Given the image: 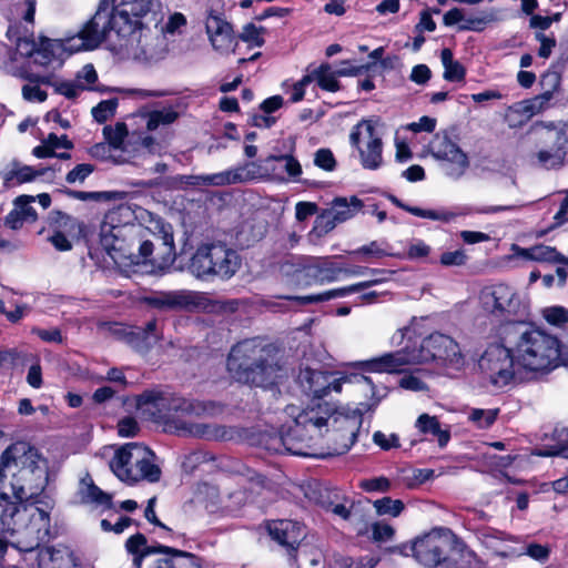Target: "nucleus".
Instances as JSON below:
<instances>
[{"label":"nucleus","mask_w":568,"mask_h":568,"mask_svg":"<svg viewBox=\"0 0 568 568\" xmlns=\"http://www.w3.org/2000/svg\"><path fill=\"white\" fill-rule=\"evenodd\" d=\"M100 243L119 265L151 263L165 268L173 264L176 255L172 226L160 219H156L154 226L100 232Z\"/></svg>","instance_id":"obj_1"},{"label":"nucleus","mask_w":568,"mask_h":568,"mask_svg":"<svg viewBox=\"0 0 568 568\" xmlns=\"http://www.w3.org/2000/svg\"><path fill=\"white\" fill-rule=\"evenodd\" d=\"M0 531L6 540L20 550L29 551L49 539L51 513L55 506L52 497L38 501H11L0 491Z\"/></svg>","instance_id":"obj_2"},{"label":"nucleus","mask_w":568,"mask_h":568,"mask_svg":"<svg viewBox=\"0 0 568 568\" xmlns=\"http://www.w3.org/2000/svg\"><path fill=\"white\" fill-rule=\"evenodd\" d=\"M226 367L236 382L264 389H272L287 378V368L278 347L257 338L234 345L229 353Z\"/></svg>","instance_id":"obj_3"},{"label":"nucleus","mask_w":568,"mask_h":568,"mask_svg":"<svg viewBox=\"0 0 568 568\" xmlns=\"http://www.w3.org/2000/svg\"><path fill=\"white\" fill-rule=\"evenodd\" d=\"M8 471L11 473L10 486L16 499L38 501L51 497L44 493L49 481L47 460L27 443H16L1 454L0 490Z\"/></svg>","instance_id":"obj_4"},{"label":"nucleus","mask_w":568,"mask_h":568,"mask_svg":"<svg viewBox=\"0 0 568 568\" xmlns=\"http://www.w3.org/2000/svg\"><path fill=\"white\" fill-rule=\"evenodd\" d=\"M501 341L510 347L517 366L535 373H548L560 359L557 337L525 322H511L501 329Z\"/></svg>","instance_id":"obj_5"},{"label":"nucleus","mask_w":568,"mask_h":568,"mask_svg":"<svg viewBox=\"0 0 568 568\" xmlns=\"http://www.w3.org/2000/svg\"><path fill=\"white\" fill-rule=\"evenodd\" d=\"M297 408L293 405L286 407L287 415L293 417V424L280 437L284 452L296 456H315V446L327 430L329 408L317 404L307 407L297 415Z\"/></svg>","instance_id":"obj_6"},{"label":"nucleus","mask_w":568,"mask_h":568,"mask_svg":"<svg viewBox=\"0 0 568 568\" xmlns=\"http://www.w3.org/2000/svg\"><path fill=\"white\" fill-rule=\"evenodd\" d=\"M155 454L139 443H128L120 446L109 463L112 473L129 485L145 480L158 483L162 470L155 463Z\"/></svg>","instance_id":"obj_7"},{"label":"nucleus","mask_w":568,"mask_h":568,"mask_svg":"<svg viewBox=\"0 0 568 568\" xmlns=\"http://www.w3.org/2000/svg\"><path fill=\"white\" fill-rule=\"evenodd\" d=\"M114 0H100L93 17L74 36L62 41V48L70 52L93 50L114 33L119 42L126 34L115 24Z\"/></svg>","instance_id":"obj_8"},{"label":"nucleus","mask_w":568,"mask_h":568,"mask_svg":"<svg viewBox=\"0 0 568 568\" xmlns=\"http://www.w3.org/2000/svg\"><path fill=\"white\" fill-rule=\"evenodd\" d=\"M241 262L237 252L224 244H203L191 257L187 270L197 278L229 280L239 271Z\"/></svg>","instance_id":"obj_9"},{"label":"nucleus","mask_w":568,"mask_h":568,"mask_svg":"<svg viewBox=\"0 0 568 568\" xmlns=\"http://www.w3.org/2000/svg\"><path fill=\"white\" fill-rule=\"evenodd\" d=\"M460 545L462 540L450 529L440 527L417 537L409 549L424 568H446L452 550Z\"/></svg>","instance_id":"obj_10"},{"label":"nucleus","mask_w":568,"mask_h":568,"mask_svg":"<svg viewBox=\"0 0 568 568\" xmlns=\"http://www.w3.org/2000/svg\"><path fill=\"white\" fill-rule=\"evenodd\" d=\"M417 364L436 362L439 365L460 368L464 365L458 344L449 336L434 333L423 338L420 343H412Z\"/></svg>","instance_id":"obj_11"},{"label":"nucleus","mask_w":568,"mask_h":568,"mask_svg":"<svg viewBox=\"0 0 568 568\" xmlns=\"http://www.w3.org/2000/svg\"><path fill=\"white\" fill-rule=\"evenodd\" d=\"M479 300L483 308L497 317L509 318L525 311L517 291L505 283L485 286L480 291Z\"/></svg>","instance_id":"obj_12"},{"label":"nucleus","mask_w":568,"mask_h":568,"mask_svg":"<svg viewBox=\"0 0 568 568\" xmlns=\"http://www.w3.org/2000/svg\"><path fill=\"white\" fill-rule=\"evenodd\" d=\"M349 142L358 151L364 169L377 170L382 166L383 142L371 120H362L352 129Z\"/></svg>","instance_id":"obj_13"},{"label":"nucleus","mask_w":568,"mask_h":568,"mask_svg":"<svg viewBox=\"0 0 568 568\" xmlns=\"http://www.w3.org/2000/svg\"><path fill=\"white\" fill-rule=\"evenodd\" d=\"M515 365L517 364L513 351L504 342L501 345H490L479 359L480 369L498 387L507 385L513 379Z\"/></svg>","instance_id":"obj_14"},{"label":"nucleus","mask_w":568,"mask_h":568,"mask_svg":"<svg viewBox=\"0 0 568 568\" xmlns=\"http://www.w3.org/2000/svg\"><path fill=\"white\" fill-rule=\"evenodd\" d=\"M430 154L442 162L446 175L457 180L469 168L467 154L446 134H436L429 143Z\"/></svg>","instance_id":"obj_15"},{"label":"nucleus","mask_w":568,"mask_h":568,"mask_svg":"<svg viewBox=\"0 0 568 568\" xmlns=\"http://www.w3.org/2000/svg\"><path fill=\"white\" fill-rule=\"evenodd\" d=\"M363 207V202L357 196L335 197L328 209L323 210L315 219L314 231L325 235L335 229L337 224L344 223L355 216Z\"/></svg>","instance_id":"obj_16"},{"label":"nucleus","mask_w":568,"mask_h":568,"mask_svg":"<svg viewBox=\"0 0 568 568\" xmlns=\"http://www.w3.org/2000/svg\"><path fill=\"white\" fill-rule=\"evenodd\" d=\"M156 220L152 213L136 204H120L110 210L100 225V232H114L115 230L145 226L150 222L154 226Z\"/></svg>","instance_id":"obj_17"},{"label":"nucleus","mask_w":568,"mask_h":568,"mask_svg":"<svg viewBox=\"0 0 568 568\" xmlns=\"http://www.w3.org/2000/svg\"><path fill=\"white\" fill-rule=\"evenodd\" d=\"M159 3L155 0H122L121 4L115 10V24L119 29L132 37L135 28L144 27L141 21L146 16L154 13L155 7Z\"/></svg>","instance_id":"obj_18"},{"label":"nucleus","mask_w":568,"mask_h":568,"mask_svg":"<svg viewBox=\"0 0 568 568\" xmlns=\"http://www.w3.org/2000/svg\"><path fill=\"white\" fill-rule=\"evenodd\" d=\"M7 36L16 42L17 51L24 60L36 55L34 61L41 65H47L52 61L54 47L62 48V42L58 43L44 37L37 44L32 37L19 36L13 27L8 29Z\"/></svg>","instance_id":"obj_19"},{"label":"nucleus","mask_w":568,"mask_h":568,"mask_svg":"<svg viewBox=\"0 0 568 568\" xmlns=\"http://www.w3.org/2000/svg\"><path fill=\"white\" fill-rule=\"evenodd\" d=\"M268 535L284 547L291 558L296 557L301 541L305 537V527L298 521L288 519L272 520L267 524Z\"/></svg>","instance_id":"obj_20"},{"label":"nucleus","mask_w":568,"mask_h":568,"mask_svg":"<svg viewBox=\"0 0 568 568\" xmlns=\"http://www.w3.org/2000/svg\"><path fill=\"white\" fill-rule=\"evenodd\" d=\"M345 378H336L333 374L305 368L300 372L298 383L305 394L313 398H323L331 390L339 393Z\"/></svg>","instance_id":"obj_21"},{"label":"nucleus","mask_w":568,"mask_h":568,"mask_svg":"<svg viewBox=\"0 0 568 568\" xmlns=\"http://www.w3.org/2000/svg\"><path fill=\"white\" fill-rule=\"evenodd\" d=\"M544 142L545 146L536 153L538 164L547 170L561 168L568 153L567 134L559 130H549Z\"/></svg>","instance_id":"obj_22"},{"label":"nucleus","mask_w":568,"mask_h":568,"mask_svg":"<svg viewBox=\"0 0 568 568\" xmlns=\"http://www.w3.org/2000/svg\"><path fill=\"white\" fill-rule=\"evenodd\" d=\"M412 344L366 362L367 371L375 373H400L407 365H416Z\"/></svg>","instance_id":"obj_23"},{"label":"nucleus","mask_w":568,"mask_h":568,"mask_svg":"<svg viewBox=\"0 0 568 568\" xmlns=\"http://www.w3.org/2000/svg\"><path fill=\"white\" fill-rule=\"evenodd\" d=\"M206 33L211 44L216 51L229 52L235 43V36L231 23L222 18V16L209 13L205 22Z\"/></svg>","instance_id":"obj_24"},{"label":"nucleus","mask_w":568,"mask_h":568,"mask_svg":"<svg viewBox=\"0 0 568 568\" xmlns=\"http://www.w3.org/2000/svg\"><path fill=\"white\" fill-rule=\"evenodd\" d=\"M163 42L159 36H153L151 31L145 28H135L132 37L122 38L120 41L121 47L132 50L135 54L142 55L144 59H154L159 54L158 47Z\"/></svg>","instance_id":"obj_25"},{"label":"nucleus","mask_w":568,"mask_h":568,"mask_svg":"<svg viewBox=\"0 0 568 568\" xmlns=\"http://www.w3.org/2000/svg\"><path fill=\"white\" fill-rule=\"evenodd\" d=\"M334 420L338 426L333 430L331 439L335 443V447L333 448L334 454L341 455L346 453L355 444L362 425V415L341 417Z\"/></svg>","instance_id":"obj_26"},{"label":"nucleus","mask_w":568,"mask_h":568,"mask_svg":"<svg viewBox=\"0 0 568 568\" xmlns=\"http://www.w3.org/2000/svg\"><path fill=\"white\" fill-rule=\"evenodd\" d=\"M36 197L32 195H20L13 201V209L4 219V224L11 230H19L23 223L37 221V212L31 206Z\"/></svg>","instance_id":"obj_27"},{"label":"nucleus","mask_w":568,"mask_h":568,"mask_svg":"<svg viewBox=\"0 0 568 568\" xmlns=\"http://www.w3.org/2000/svg\"><path fill=\"white\" fill-rule=\"evenodd\" d=\"M240 170H229L214 174L183 175L181 182L187 186H224L243 182Z\"/></svg>","instance_id":"obj_28"},{"label":"nucleus","mask_w":568,"mask_h":568,"mask_svg":"<svg viewBox=\"0 0 568 568\" xmlns=\"http://www.w3.org/2000/svg\"><path fill=\"white\" fill-rule=\"evenodd\" d=\"M39 568H81V559L69 547L48 548L40 557Z\"/></svg>","instance_id":"obj_29"},{"label":"nucleus","mask_w":568,"mask_h":568,"mask_svg":"<svg viewBox=\"0 0 568 568\" xmlns=\"http://www.w3.org/2000/svg\"><path fill=\"white\" fill-rule=\"evenodd\" d=\"M382 281H383V278L369 280V281H365V282L357 283L354 285H349V286L329 290V291H326L321 294L306 295V296H285V298L290 300V301H295L300 305H306V304H311V303H320V302L329 301V300L336 298V297H343L351 293L361 292L372 285L382 283Z\"/></svg>","instance_id":"obj_30"},{"label":"nucleus","mask_w":568,"mask_h":568,"mask_svg":"<svg viewBox=\"0 0 568 568\" xmlns=\"http://www.w3.org/2000/svg\"><path fill=\"white\" fill-rule=\"evenodd\" d=\"M343 272V267L338 266L328 258H316L310 264L305 265L298 273L305 277L316 282H333L337 280L338 275Z\"/></svg>","instance_id":"obj_31"},{"label":"nucleus","mask_w":568,"mask_h":568,"mask_svg":"<svg viewBox=\"0 0 568 568\" xmlns=\"http://www.w3.org/2000/svg\"><path fill=\"white\" fill-rule=\"evenodd\" d=\"M79 495L82 503L101 505L108 509L113 507L112 496L94 485L90 475L81 479Z\"/></svg>","instance_id":"obj_32"},{"label":"nucleus","mask_w":568,"mask_h":568,"mask_svg":"<svg viewBox=\"0 0 568 568\" xmlns=\"http://www.w3.org/2000/svg\"><path fill=\"white\" fill-rule=\"evenodd\" d=\"M0 174L3 180V186L10 189L34 180L41 175V172L34 171L31 166L21 165L18 161H12Z\"/></svg>","instance_id":"obj_33"},{"label":"nucleus","mask_w":568,"mask_h":568,"mask_svg":"<svg viewBox=\"0 0 568 568\" xmlns=\"http://www.w3.org/2000/svg\"><path fill=\"white\" fill-rule=\"evenodd\" d=\"M520 255L524 258L549 263L560 264V262H568V257L556 250V247L538 244L528 248H523Z\"/></svg>","instance_id":"obj_34"},{"label":"nucleus","mask_w":568,"mask_h":568,"mask_svg":"<svg viewBox=\"0 0 568 568\" xmlns=\"http://www.w3.org/2000/svg\"><path fill=\"white\" fill-rule=\"evenodd\" d=\"M535 114L536 108L529 102L524 100L510 105L505 113V121L509 128H520L526 124Z\"/></svg>","instance_id":"obj_35"},{"label":"nucleus","mask_w":568,"mask_h":568,"mask_svg":"<svg viewBox=\"0 0 568 568\" xmlns=\"http://www.w3.org/2000/svg\"><path fill=\"white\" fill-rule=\"evenodd\" d=\"M159 549L165 551L170 557L158 560L155 568H185L195 565L196 557L191 552L168 546H161Z\"/></svg>","instance_id":"obj_36"},{"label":"nucleus","mask_w":568,"mask_h":568,"mask_svg":"<svg viewBox=\"0 0 568 568\" xmlns=\"http://www.w3.org/2000/svg\"><path fill=\"white\" fill-rule=\"evenodd\" d=\"M415 426L423 434H432L437 437L438 445L440 447H445L450 439L449 430H443L440 428L439 420L436 416H430L428 414H422L417 420Z\"/></svg>","instance_id":"obj_37"},{"label":"nucleus","mask_w":568,"mask_h":568,"mask_svg":"<svg viewBox=\"0 0 568 568\" xmlns=\"http://www.w3.org/2000/svg\"><path fill=\"white\" fill-rule=\"evenodd\" d=\"M389 199L397 207H400L418 217L448 223L457 216L455 213L447 210H425L417 206H409L404 204L394 195H390Z\"/></svg>","instance_id":"obj_38"},{"label":"nucleus","mask_w":568,"mask_h":568,"mask_svg":"<svg viewBox=\"0 0 568 568\" xmlns=\"http://www.w3.org/2000/svg\"><path fill=\"white\" fill-rule=\"evenodd\" d=\"M541 84L547 88L546 91L532 99H528L531 104L536 108V112L542 111L554 97V91L560 87V77L556 72L546 73L541 77Z\"/></svg>","instance_id":"obj_39"},{"label":"nucleus","mask_w":568,"mask_h":568,"mask_svg":"<svg viewBox=\"0 0 568 568\" xmlns=\"http://www.w3.org/2000/svg\"><path fill=\"white\" fill-rule=\"evenodd\" d=\"M446 568H484V565L475 552L467 549L462 541L460 547H454L452 550L450 560Z\"/></svg>","instance_id":"obj_40"},{"label":"nucleus","mask_w":568,"mask_h":568,"mask_svg":"<svg viewBox=\"0 0 568 568\" xmlns=\"http://www.w3.org/2000/svg\"><path fill=\"white\" fill-rule=\"evenodd\" d=\"M311 82L316 81L318 87L329 92H336L341 89L336 73L328 63H323L318 68L308 72Z\"/></svg>","instance_id":"obj_41"},{"label":"nucleus","mask_w":568,"mask_h":568,"mask_svg":"<svg viewBox=\"0 0 568 568\" xmlns=\"http://www.w3.org/2000/svg\"><path fill=\"white\" fill-rule=\"evenodd\" d=\"M479 540L487 549H490L497 556L508 557L514 554V551L505 545L506 536L501 531L485 530L479 535Z\"/></svg>","instance_id":"obj_42"},{"label":"nucleus","mask_w":568,"mask_h":568,"mask_svg":"<svg viewBox=\"0 0 568 568\" xmlns=\"http://www.w3.org/2000/svg\"><path fill=\"white\" fill-rule=\"evenodd\" d=\"M440 59L445 69L443 77L446 81L459 82L465 80L466 70L459 61L454 60L450 49H443Z\"/></svg>","instance_id":"obj_43"},{"label":"nucleus","mask_w":568,"mask_h":568,"mask_svg":"<svg viewBox=\"0 0 568 568\" xmlns=\"http://www.w3.org/2000/svg\"><path fill=\"white\" fill-rule=\"evenodd\" d=\"M148 303L160 310H175L185 306L187 297L181 293L170 292L149 297Z\"/></svg>","instance_id":"obj_44"},{"label":"nucleus","mask_w":568,"mask_h":568,"mask_svg":"<svg viewBox=\"0 0 568 568\" xmlns=\"http://www.w3.org/2000/svg\"><path fill=\"white\" fill-rule=\"evenodd\" d=\"M124 337L126 343L140 353H146L160 338L159 334L148 335L139 327L125 333Z\"/></svg>","instance_id":"obj_45"},{"label":"nucleus","mask_w":568,"mask_h":568,"mask_svg":"<svg viewBox=\"0 0 568 568\" xmlns=\"http://www.w3.org/2000/svg\"><path fill=\"white\" fill-rule=\"evenodd\" d=\"M129 134L128 126L124 122H116L114 125H105L103 128V136L114 150H124V140Z\"/></svg>","instance_id":"obj_46"},{"label":"nucleus","mask_w":568,"mask_h":568,"mask_svg":"<svg viewBox=\"0 0 568 568\" xmlns=\"http://www.w3.org/2000/svg\"><path fill=\"white\" fill-rule=\"evenodd\" d=\"M3 71L14 78L31 81L33 72L30 71V64L28 60L19 61L17 57H11L9 61L4 62Z\"/></svg>","instance_id":"obj_47"},{"label":"nucleus","mask_w":568,"mask_h":568,"mask_svg":"<svg viewBox=\"0 0 568 568\" xmlns=\"http://www.w3.org/2000/svg\"><path fill=\"white\" fill-rule=\"evenodd\" d=\"M496 20V16L494 12H481L478 16H465L463 24H459V30H470V31H483L485 26L491 21Z\"/></svg>","instance_id":"obj_48"},{"label":"nucleus","mask_w":568,"mask_h":568,"mask_svg":"<svg viewBox=\"0 0 568 568\" xmlns=\"http://www.w3.org/2000/svg\"><path fill=\"white\" fill-rule=\"evenodd\" d=\"M373 505L379 516L389 515L392 517H397L405 508L402 500L392 499L390 497L377 499Z\"/></svg>","instance_id":"obj_49"},{"label":"nucleus","mask_w":568,"mask_h":568,"mask_svg":"<svg viewBox=\"0 0 568 568\" xmlns=\"http://www.w3.org/2000/svg\"><path fill=\"white\" fill-rule=\"evenodd\" d=\"M179 118V112L173 108H163L161 110L153 111L148 121V129L154 130L160 124H171Z\"/></svg>","instance_id":"obj_50"},{"label":"nucleus","mask_w":568,"mask_h":568,"mask_svg":"<svg viewBox=\"0 0 568 568\" xmlns=\"http://www.w3.org/2000/svg\"><path fill=\"white\" fill-rule=\"evenodd\" d=\"M264 31L265 29L263 27H256L254 23H247L243 27L239 38L252 47H262L264 44V38L262 36Z\"/></svg>","instance_id":"obj_51"},{"label":"nucleus","mask_w":568,"mask_h":568,"mask_svg":"<svg viewBox=\"0 0 568 568\" xmlns=\"http://www.w3.org/2000/svg\"><path fill=\"white\" fill-rule=\"evenodd\" d=\"M116 106L118 99L103 100L92 109V115L97 122L103 123L114 115Z\"/></svg>","instance_id":"obj_52"},{"label":"nucleus","mask_w":568,"mask_h":568,"mask_svg":"<svg viewBox=\"0 0 568 568\" xmlns=\"http://www.w3.org/2000/svg\"><path fill=\"white\" fill-rule=\"evenodd\" d=\"M498 415V409L474 408L469 414V419L480 428L490 427Z\"/></svg>","instance_id":"obj_53"},{"label":"nucleus","mask_w":568,"mask_h":568,"mask_svg":"<svg viewBox=\"0 0 568 568\" xmlns=\"http://www.w3.org/2000/svg\"><path fill=\"white\" fill-rule=\"evenodd\" d=\"M54 91L68 99H75L80 92L87 89L83 84L75 81H59L53 83Z\"/></svg>","instance_id":"obj_54"},{"label":"nucleus","mask_w":568,"mask_h":568,"mask_svg":"<svg viewBox=\"0 0 568 568\" xmlns=\"http://www.w3.org/2000/svg\"><path fill=\"white\" fill-rule=\"evenodd\" d=\"M314 164L331 172L336 168V160L329 149H320L315 152Z\"/></svg>","instance_id":"obj_55"},{"label":"nucleus","mask_w":568,"mask_h":568,"mask_svg":"<svg viewBox=\"0 0 568 568\" xmlns=\"http://www.w3.org/2000/svg\"><path fill=\"white\" fill-rule=\"evenodd\" d=\"M164 397L161 392L149 389L144 390L142 394H140L136 398V404L140 408L152 405L155 408H160V406L163 405Z\"/></svg>","instance_id":"obj_56"},{"label":"nucleus","mask_w":568,"mask_h":568,"mask_svg":"<svg viewBox=\"0 0 568 568\" xmlns=\"http://www.w3.org/2000/svg\"><path fill=\"white\" fill-rule=\"evenodd\" d=\"M535 39L540 43L538 57L548 59L557 44L556 38L552 34L547 36L544 32H536Z\"/></svg>","instance_id":"obj_57"},{"label":"nucleus","mask_w":568,"mask_h":568,"mask_svg":"<svg viewBox=\"0 0 568 568\" xmlns=\"http://www.w3.org/2000/svg\"><path fill=\"white\" fill-rule=\"evenodd\" d=\"M271 161H284L285 170L290 176H298L302 173V166L300 162L292 155H270L265 162Z\"/></svg>","instance_id":"obj_58"},{"label":"nucleus","mask_w":568,"mask_h":568,"mask_svg":"<svg viewBox=\"0 0 568 568\" xmlns=\"http://www.w3.org/2000/svg\"><path fill=\"white\" fill-rule=\"evenodd\" d=\"M93 171L94 166L92 164H78L67 174L65 181L70 184L75 182H83Z\"/></svg>","instance_id":"obj_59"},{"label":"nucleus","mask_w":568,"mask_h":568,"mask_svg":"<svg viewBox=\"0 0 568 568\" xmlns=\"http://www.w3.org/2000/svg\"><path fill=\"white\" fill-rule=\"evenodd\" d=\"M546 321L554 325H561L568 323V310L561 306H554L544 311Z\"/></svg>","instance_id":"obj_60"},{"label":"nucleus","mask_w":568,"mask_h":568,"mask_svg":"<svg viewBox=\"0 0 568 568\" xmlns=\"http://www.w3.org/2000/svg\"><path fill=\"white\" fill-rule=\"evenodd\" d=\"M22 97L29 102H43L47 100L48 94L41 90L39 84L30 83L22 87Z\"/></svg>","instance_id":"obj_61"},{"label":"nucleus","mask_w":568,"mask_h":568,"mask_svg":"<svg viewBox=\"0 0 568 568\" xmlns=\"http://www.w3.org/2000/svg\"><path fill=\"white\" fill-rule=\"evenodd\" d=\"M57 135L54 133H50L48 138L42 142L41 145H38L33 149L32 153L34 156L39 159L52 158L55 155L53 142H55Z\"/></svg>","instance_id":"obj_62"},{"label":"nucleus","mask_w":568,"mask_h":568,"mask_svg":"<svg viewBox=\"0 0 568 568\" xmlns=\"http://www.w3.org/2000/svg\"><path fill=\"white\" fill-rule=\"evenodd\" d=\"M467 255L464 250L445 252L440 255V264L444 266H462L466 263Z\"/></svg>","instance_id":"obj_63"},{"label":"nucleus","mask_w":568,"mask_h":568,"mask_svg":"<svg viewBox=\"0 0 568 568\" xmlns=\"http://www.w3.org/2000/svg\"><path fill=\"white\" fill-rule=\"evenodd\" d=\"M394 528L385 523H375L372 525V535L375 541H387L393 538Z\"/></svg>","instance_id":"obj_64"}]
</instances>
